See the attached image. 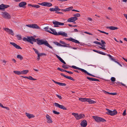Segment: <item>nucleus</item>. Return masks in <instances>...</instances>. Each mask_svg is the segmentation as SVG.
Returning <instances> with one entry per match:
<instances>
[{
	"label": "nucleus",
	"instance_id": "nucleus-1",
	"mask_svg": "<svg viewBox=\"0 0 127 127\" xmlns=\"http://www.w3.org/2000/svg\"><path fill=\"white\" fill-rule=\"evenodd\" d=\"M36 41L37 42V43L38 45H41L44 44L50 48L52 49L53 48L50 45L47 41L45 40L40 39L39 38L37 39H36Z\"/></svg>",
	"mask_w": 127,
	"mask_h": 127
},
{
	"label": "nucleus",
	"instance_id": "nucleus-2",
	"mask_svg": "<svg viewBox=\"0 0 127 127\" xmlns=\"http://www.w3.org/2000/svg\"><path fill=\"white\" fill-rule=\"evenodd\" d=\"M106 110L107 111L106 112V113L108 115H110L111 116L114 115H116L117 113V111L115 110H114L113 111L110 110L107 108H106Z\"/></svg>",
	"mask_w": 127,
	"mask_h": 127
},
{
	"label": "nucleus",
	"instance_id": "nucleus-3",
	"mask_svg": "<svg viewBox=\"0 0 127 127\" xmlns=\"http://www.w3.org/2000/svg\"><path fill=\"white\" fill-rule=\"evenodd\" d=\"M93 118L97 122H104L106 121L104 119L97 116H93Z\"/></svg>",
	"mask_w": 127,
	"mask_h": 127
},
{
	"label": "nucleus",
	"instance_id": "nucleus-4",
	"mask_svg": "<svg viewBox=\"0 0 127 127\" xmlns=\"http://www.w3.org/2000/svg\"><path fill=\"white\" fill-rule=\"evenodd\" d=\"M1 15L2 17L4 18L9 19L11 18L10 15L6 12L4 11L2 12Z\"/></svg>",
	"mask_w": 127,
	"mask_h": 127
},
{
	"label": "nucleus",
	"instance_id": "nucleus-5",
	"mask_svg": "<svg viewBox=\"0 0 127 127\" xmlns=\"http://www.w3.org/2000/svg\"><path fill=\"white\" fill-rule=\"evenodd\" d=\"M38 4L43 6L48 7H50L52 6V4L51 3L47 2H45L41 3H38Z\"/></svg>",
	"mask_w": 127,
	"mask_h": 127
},
{
	"label": "nucleus",
	"instance_id": "nucleus-6",
	"mask_svg": "<svg viewBox=\"0 0 127 127\" xmlns=\"http://www.w3.org/2000/svg\"><path fill=\"white\" fill-rule=\"evenodd\" d=\"M46 122L48 123H53V121L51 117L48 114L46 115Z\"/></svg>",
	"mask_w": 127,
	"mask_h": 127
},
{
	"label": "nucleus",
	"instance_id": "nucleus-7",
	"mask_svg": "<svg viewBox=\"0 0 127 127\" xmlns=\"http://www.w3.org/2000/svg\"><path fill=\"white\" fill-rule=\"evenodd\" d=\"M53 24L55 25L54 27H58L59 25H63L64 23H61L56 21H55L53 22Z\"/></svg>",
	"mask_w": 127,
	"mask_h": 127
},
{
	"label": "nucleus",
	"instance_id": "nucleus-8",
	"mask_svg": "<svg viewBox=\"0 0 127 127\" xmlns=\"http://www.w3.org/2000/svg\"><path fill=\"white\" fill-rule=\"evenodd\" d=\"M54 105L56 107H58L64 110H65L67 109L64 106L60 105L58 103H54Z\"/></svg>",
	"mask_w": 127,
	"mask_h": 127
},
{
	"label": "nucleus",
	"instance_id": "nucleus-9",
	"mask_svg": "<svg viewBox=\"0 0 127 127\" xmlns=\"http://www.w3.org/2000/svg\"><path fill=\"white\" fill-rule=\"evenodd\" d=\"M28 42H29L32 44H33V42H36V39L32 37H28Z\"/></svg>",
	"mask_w": 127,
	"mask_h": 127
},
{
	"label": "nucleus",
	"instance_id": "nucleus-10",
	"mask_svg": "<svg viewBox=\"0 0 127 127\" xmlns=\"http://www.w3.org/2000/svg\"><path fill=\"white\" fill-rule=\"evenodd\" d=\"M9 6V5L1 4L0 5V10H4L5 9L7 8Z\"/></svg>",
	"mask_w": 127,
	"mask_h": 127
},
{
	"label": "nucleus",
	"instance_id": "nucleus-11",
	"mask_svg": "<svg viewBox=\"0 0 127 127\" xmlns=\"http://www.w3.org/2000/svg\"><path fill=\"white\" fill-rule=\"evenodd\" d=\"M55 8H51L49 9V10L50 11H60L61 10L60 9L58 6H55L54 7Z\"/></svg>",
	"mask_w": 127,
	"mask_h": 127
},
{
	"label": "nucleus",
	"instance_id": "nucleus-12",
	"mask_svg": "<svg viewBox=\"0 0 127 127\" xmlns=\"http://www.w3.org/2000/svg\"><path fill=\"white\" fill-rule=\"evenodd\" d=\"M101 43L100 45L102 47H100V48L104 50H105L106 49L105 48V44H106V43L105 41L103 40H101Z\"/></svg>",
	"mask_w": 127,
	"mask_h": 127
},
{
	"label": "nucleus",
	"instance_id": "nucleus-13",
	"mask_svg": "<svg viewBox=\"0 0 127 127\" xmlns=\"http://www.w3.org/2000/svg\"><path fill=\"white\" fill-rule=\"evenodd\" d=\"M77 18L76 17H71L69 18L67 20V21L69 22H73L77 20Z\"/></svg>",
	"mask_w": 127,
	"mask_h": 127
},
{
	"label": "nucleus",
	"instance_id": "nucleus-14",
	"mask_svg": "<svg viewBox=\"0 0 127 127\" xmlns=\"http://www.w3.org/2000/svg\"><path fill=\"white\" fill-rule=\"evenodd\" d=\"M4 30L7 32L9 34H11L12 35L14 34V33L13 31L11 29H10L8 28H5L4 29Z\"/></svg>",
	"mask_w": 127,
	"mask_h": 127
},
{
	"label": "nucleus",
	"instance_id": "nucleus-15",
	"mask_svg": "<svg viewBox=\"0 0 127 127\" xmlns=\"http://www.w3.org/2000/svg\"><path fill=\"white\" fill-rule=\"evenodd\" d=\"M57 35H61L63 36L64 37L67 36V34L65 33L64 32L60 31L57 33Z\"/></svg>",
	"mask_w": 127,
	"mask_h": 127
},
{
	"label": "nucleus",
	"instance_id": "nucleus-16",
	"mask_svg": "<svg viewBox=\"0 0 127 127\" xmlns=\"http://www.w3.org/2000/svg\"><path fill=\"white\" fill-rule=\"evenodd\" d=\"M10 43L16 49H22L20 46L17 45L16 44L14 43L10 42Z\"/></svg>",
	"mask_w": 127,
	"mask_h": 127
},
{
	"label": "nucleus",
	"instance_id": "nucleus-17",
	"mask_svg": "<svg viewBox=\"0 0 127 127\" xmlns=\"http://www.w3.org/2000/svg\"><path fill=\"white\" fill-rule=\"evenodd\" d=\"M81 126L83 127H85L87 125V122L86 120H83L82 121L80 124Z\"/></svg>",
	"mask_w": 127,
	"mask_h": 127
},
{
	"label": "nucleus",
	"instance_id": "nucleus-18",
	"mask_svg": "<svg viewBox=\"0 0 127 127\" xmlns=\"http://www.w3.org/2000/svg\"><path fill=\"white\" fill-rule=\"evenodd\" d=\"M66 39L68 40L71 41L72 42H75V43H79V42L78 41L74 39L71 37H70V38H67Z\"/></svg>",
	"mask_w": 127,
	"mask_h": 127
},
{
	"label": "nucleus",
	"instance_id": "nucleus-19",
	"mask_svg": "<svg viewBox=\"0 0 127 127\" xmlns=\"http://www.w3.org/2000/svg\"><path fill=\"white\" fill-rule=\"evenodd\" d=\"M73 8V6H71L67 8H66L64 9H61V10L63 12L68 11L72 10Z\"/></svg>",
	"mask_w": 127,
	"mask_h": 127
},
{
	"label": "nucleus",
	"instance_id": "nucleus-20",
	"mask_svg": "<svg viewBox=\"0 0 127 127\" xmlns=\"http://www.w3.org/2000/svg\"><path fill=\"white\" fill-rule=\"evenodd\" d=\"M26 115L29 119L34 118L35 117L33 115L27 113H26Z\"/></svg>",
	"mask_w": 127,
	"mask_h": 127
},
{
	"label": "nucleus",
	"instance_id": "nucleus-21",
	"mask_svg": "<svg viewBox=\"0 0 127 127\" xmlns=\"http://www.w3.org/2000/svg\"><path fill=\"white\" fill-rule=\"evenodd\" d=\"M87 78L90 81H99V80L98 79L95 78H91L89 77H87Z\"/></svg>",
	"mask_w": 127,
	"mask_h": 127
},
{
	"label": "nucleus",
	"instance_id": "nucleus-22",
	"mask_svg": "<svg viewBox=\"0 0 127 127\" xmlns=\"http://www.w3.org/2000/svg\"><path fill=\"white\" fill-rule=\"evenodd\" d=\"M52 81L55 83L58 84L60 86H65L66 85V84L65 83L58 82L56 81H55L53 80H52Z\"/></svg>",
	"mask_w": 127,
	"mask_h": 127
},
{
	"label": "nucleus",
	"instance_id": "nucleus-23",
	"mask_svg": "<svg viewBox=\"0 0 127 127\" xmlns=\"http://www.w3.org/2000/svg\"><path fill=\"white\" fill-rule=\"evenodd\" d=\"M26 4V3L25 1H22L19 4V6L20 7H23Z\"/></svg>",
	"mask_w": 127,
	"mask_h": 127
},
{
	"label": "nucleus",
	"instance_id": "nucleus-24",
	"mask_svg": "<svg viewBox=\"0 0 127 127\" xmlns=\"http://www.w3.org/2000/svg\"><path fill=\"white\" fill-rule=\"evenodd\" d=\"M50 29L51 31V32L50 31V32H49V33L55 35H57V32L54 29Z\"/></svg>",
	"mask_w": 127,
	"mask_h": 127
},
{
	"label": "nucleus",
	"instance_id": "nucleus-25",
	"mask_svg": "<svg viewBox=\"0 0 127 127\" xmlns=\"http://www.w3.org/2000/svg\"><path fill=\"white\" fill-rule=\"evenodd\" d=\"M106 28L108 29H109L111 30H117L118 29V28L115 27L113 26L110 27H107Z\"/></svg>",
	"mask_w": 127,
	"mask_h": 127
},
{
	"label": "nucleus",
	"instance_id": "nucleus-26",
	"mask_svg": "<svg viewBox=\"0 0 127 127\" xmlns=\"http://www.w3.org/2000/svg\"><path fill=\"white\" fill-rule=\"evenodd\" d=\"M72 114L75 117L76 119L79 120V116L78 114L73 113Z\"/></svg>",
	"mask_w": 127,
	"mask_h": 127
},
{
	"label": "nucleus",
	"instance_id": "nucleus-27",
	"mask_svg": "<svg viewBox=\"0 0 127 127\" xmlns=\"http://www.w3.org/2000/svg\"><path fill=\"white\" fill-rule=\"evenodd\" d=\"M56 56L57 58L61 61L62 63H63L64 64H66V63L59 56L57 55H56Z\"/></svg>",
	"mask_w": 127,
	"mask_h": 127
},
{
	"label": "nucleus",
	"instance_id": "nucleus-28",
	"mask_svg": "<svg viewBox=\"0 0 127 127\" xmlns=\"http://www.w3.org/2000/svg\"><path fill=\"white\" fill-rule=\"evenodd\" d=\"M32 28L35 29H40L39 27L36 24H32Z\"/></svg>",
	"mask_w": 127,
	"mask_h": 127
},
{
	"label": "nucleus",
	"instance_id": "nucleus-29",
	"mask_svg": "<svg viewBox=\"0 0 127 127\" xmlns=\"http://www.w3.org/2000/svg\"><path fill=\"white\" fill-rule=\"evenodd\" d=\"M29 71L28 70H25L21 71V74H25L28 72Z\"/></svg>",
	"mask_w": 127,
	"mask_h": 127
},
{
	"label": "nucleus",
	"instance_id": "nucleus-30",
	"mask_svg": "<svg viewBox=\"0 0 127 127\" xmlns=\"http://www.w3.org/2000/svg\"><path fill=\"white\" fill-rule=\"evenodd\" d=\"M62 67L64 69H67L69 67H71V66L68 65H65L63 64L62 66Z\"/></svg>",
	"mask_w": 127,
	"mask_h": 127
},
{
	"label": "nucleus",
	"instance_id": "nucleus-31",
	"mask_svg": "<svg viewBox=\"0 0 127 127\" xmlns=\"http://www.w3.org/2000/svg\"><path fill=\"white\" fill-rule=\"evenodd\" d=\"M107 55L109 57L110 59L112 60L113 61H114L116 63H117V61H116L115 59H114L112 57L111 55L109 54H107Z\"/></svg>",
	"mask_w": 127,
	"mask_h": 127
},
{
	"label": "nucleus",
	"instance_id": "nucleus-32",
	"mask_svg": "<svg viewBox=\"0 0 127 127\" xmlns=\"http://www.w3.org/2000/svg\"><path fill=\"white\" fill-rule=\"evenodd\" d=\"M13 72L15 74H17L18 75L21 74V71H14Z\"/></svg>",
	"mask_w": 127,
	"mask_h": 127
},
{
	"label": "nucleus",
	"instance_id": "nucleus-33",
	"mask_svg": "<svg viewBox=\"0 0 127 127\" xmlns=\"http://www.w3.org/2000/svg\"><path fill=\"white\" fill-rule=\"evenodd\" d=\"M17 58L20 59V60H22L23 58V57L21 55H18L17 56Z\"/></svg>",
	"mask_w": 127,
	"mask_h": 127
},
{
	"label": "nucleus",
	"instance_id": "nucleus-34",
	"mask_svg": "<svg viewBox=\"0 0 127 127\" xmlns=\"http://www.w3.org/2000/svg\"><path fill=\"white\" fill-rule=\"evenodd\" d=\"M44 29L45 30V31H47L49 32H50V31L49 30V28L48 27H45L44 28Z\"/></svg>",
	"mask_w": 127,
	"mask_h": 127
},
{
	"label": "nucleus",
	"instance_id": "nucleus-35",
	"mask_svg": "<svg viewBox=\"0 0 127 127\" xmlns=\"http://www.w3.org/2000/svg\"><path fill=\"white\" fill-rule=\"evenodd\" d=\"M80 70H81L82 72H84L85 73L87 74H88V72L85 70L80 68Z\"/></svg>",
	"mask_w": 127,
	"mask_h": 127
},
{
	"label": "nucleus",
	"instance_id": "nucleus-36",
	"mask_svg": "<svg viewBox=\"0 0 127 127\" xmlns=\"http://www.w3.org/2000/svg\"><path fill=\"white\" fill-rule=\"evenodd\" d=\"M53 43L55 44L57 46H63V45H62L60 43L57 42H54Z\"/></svg>",
	"mask_w": 127,
	"mask_h": 127
},
{
	"label": "nucleus",
	"instance_id": "nucleus-37",
	"mask_svg": "<svg viewBox=\"0 0 127 127\" xmlns=\"http://www.w3.org/2000/svg\"><path fill=\"white\" fill-rule=\"evenodd\" d=\"M16 37H17L18 40H21L22 38L21 36L20 35H16Z\"/></svg>",
	"mask_w": 127,
	"mask_h": 127
},
{
	"label": "nucleus",
	"instance_id": "nucleus-38",
	"mask_svg": "<svg viewBox=\"0 0 127 127\" xmlns=\"http://www.w3.org/2000/svg\"><path fill=\"white\" fill-rule=\"evenodd\" d=\"M86 98H80V101H86Z\"/></svg>",
	"mask_w": 127,
	"mask_h": 127
},
{
	"label": "nucleus",
	"instance_id": "nucleus-39",
	"mask_svg": "<svg viewBox=\"0 0 127 127\" xmlns=\"http://www.w3.org/2000/svg\"><path fill=\"white\" fill-rule=\"evenodd\" d=\"M57 69L58 70H60L62 72H66V70L61 69V68H60V67H58L57 68Z\"/></svg>",
	"mask_w": 127,
	"mask_h": 127
},
{
	"label": "nucleus",
	"instance_id": "nucleus-40",
	"mask_svg": "<svg viewBox=\"0 0 127 127\" xmlns=\"http://www.w3.org/2000/svg\"><path fill=\"white\" fill-rule=\"evenodd\" d=\"M28 79L31 80H36V79L33 78L31 76L28 77Z\"/></svg>",
	"mask_w": 127,
	"mask_h": 127
},
{
	"label": "nucleus",
	"instance_id": "nucleus-41",
	"mask_svg": "<svg viewBox=\"0 0 127 127\" xmlns=\"http://www.w3.org/2000/svg\"><path fill=\"white\" fill-rule=\"evenodd\" d=\"M96 53H98L99 54H101V55H106V54L105 53H104L102 52L99 51H97Z\"/></svg>",
	"mask_w": 127,
	"mask_h": 127
},
{
	"label": "nucleus",
	"instance_id": "nucleus-42",
	"mask_svg": "<svg viewBox=\"0 0 127 127\" xmlns=\"http://www.w3.org/2000/svg\"><path fill=\"white\" fill-rule=\"evenodd\" d=\"M96 53H98L99 54H101V55H106V54L105 53H104L102 52L99 51H97Z\"/></svg>",
	"mask_w": 127,
	"mask_h": 127
},
{
	"label": "nucleus",
	"instance_id": "nucleus-43",
	"mask_svg": "<svg viewBox=\"0 0 127 127\" xmlns=\"http://www.w3.org/2000/svg\"><path fill=\"white\" fill-rule=\"evenodd\" d=\"M85 117V115L83 114H80V119L84 118Z\"/></svg>",
	"mask_w": 127,
	"mask_h": 127
},
{
	"label": "nucleus",
	"instance_id": "nucleus-44",
	"mask_svg": "<svg viewBox=\"0 0 127 127\" xmlns=\"http://www.w3.org/2000/svg\"><path fill=\"white\" fill-rule=\"evenodd\" d=\"M33 49L34 50L36 53L37 55L39 54V53L37 50L33 48Z\"/></svg>",
	"mask_w": 127,
	"mask_h": 127
},
{
	"label": "nucleus",
	"instance_id": "nucleus-45",
	"mask_svg": "<svg viewBox=\"0 0 127 127\" xmlns=\"http://www.w3.org/2000/svg\"><path fill=\"white\" fill-rule=\"evenodd\" d=\"M70 67H71L72 68H74L75 69L79 70V68L77 67L74 65H72Z\"/></svg>",
	"mask_w": 127,
	"mask_h": 127
},
{
	"label": "nucleus",
	"instance_id": "nucleus-46",
	"mask_svg": "<svg viewBox=\"0 0 127 127\" xmlns=\"http://www.w3.org/2000/svg\"><path fill=\"white\" fill-rule=\"evenodd\" d=\"M66 78L67 79H70L72 80H74V79L73 78H72V77H71L70 76H67Z\"/></svg>",
	"mask_w": 127,
	"mask_h": 127
},
{
	"label": "nucleus",
	"instance_id": "nucleus-47",
	"mask_svg": "<svg viewBox=\"0 0 127 127\" xmlns=\"http://www.w3.org/2000/svg\"><path fill=\"white\" fill-rule=\"evenodd\" d=\"M32 7H35L36 8H38L40 7V6L38 5H32Z\"/></svg>",
	"mask_w": 127,
	"mask_h": 127
},
{
	"label": "nucleus",
	"instance_id": "nucleus-48",
	"mask_svg": "<svg viewBox=\"0 0 127 127\" xmlns=\"http://www.w3.org/2000/svg\"><path fill=\"white\" fill-rule=\"evenodd\" d=\"M93 43H95L96 44H98L100 45H101V43L100 42H98L97 41H95L93 42Z\"/></svg>",
	"mask_w": 127,
	"mask_h": 127
},
{
	"label": "nucleus",
	"instance_id": "nucleus-49",
	"mask_svg": "<svg viewBox=\"0 0 127 127\" xmlns=\"http://www.w3.org/2000/svg\"><path fill=\"white\" fill-rule=\"evenodd\" d=\"M53 112L55 114L58 115L60 114V113L59 112H57L56 111L53 110Z\"/></svg>",
	"mask_w": 127,
	"mask_h": 127
},
{
	"label": "nucleus",
	"instance_id": "nucleus-50",
	"mask_svg": "<svg viewBox=\"0 0 127 127\" xmlns=\"http://www.w3.org/2000/svg\"><path fill=\"white\" fill-rule=\"evenodd\" d=\"M26 26L29 27L30 28H32V24L26 25Z\"/></svg>",
	"mask_w": 127,
	"mask_h": 127
},
{
	"label": "nucleus",
	"instance_id": "nucleus-51",
	"mask_svg": "<svg viewBox=\"0 0 127 127\" xmlns=\"http://www.w3.org/2000/svg\"><path fill=\"white\" fill-rule=\"evenodd\" d=\"M96 103V102L95 101H94L92 100L91 99V100H90V102L89 103L90 104H92V103Z\"/></svg>",
	"mask_w": 127,
	"mask_h": 127
},
{
	"label": "nucleus",
	"instance_id": "nucleus-52",
	"mask_svg": "<svg viewBox=\"0 0 127 127\" xmlns=\"http://www.w3.org/2000/svg\"><path fill=\"white\" fill-rule=\"evenodd\" d=\"M23 40L24 41H28V37L27 38L25 37H24L23 38Z\"/></svg>",
	"mask_w": 127,
	"mask_h": 127
},
{
	"label": "nucleus",
	"instance_id": "nucleus-53",
	"mask_svg": "<svg viewBox=\"0 0 127 127\" xmlns=\"http://www.w3.org/2000/svg\"><path fill=\"white\" fill-rule=\"evenodd\" d=\"M116 79L114 77H112L111 78V80L112 82H114L115 81Z\"/></svg>",
	"mask_w": 127,
	"mask_h": 127
},
{
	"label": "nucleus",
	"instance_id": "nucleus-54",
	"mask_svg": "<svg viewBox=\"0 0 127 127\" xmlns=\"http://www.w3.org/2000/svg\"><path fill=\"white\" fill-rule=\"evenodd\" d=\"M110 95H117V93H110Z\"/></svg>",
	"mask_w": 127,
	"mask_h": 127
},
{
	"label": "nucleus",
	"instance_id": "nucleus-55",
	"mask_svg": "<svg viewBox=\"0 0 127 127\" xmlns=\"http://www.w3.org/2000/svg\"><path fill=\"white\" fill-rule=\"evenodd\" d=\"M90 100H91V99H90L86 98V101H87L89 103L90 102Z\"/></svg>",
	"mask_w": 127,
	"mask_h": 127
},
{
	"label": "nucleus",
	"instance_id": "nucleus-56",
	"mask_svg": "<svg viewBox=\"0 0 127 127\" xmlns=\"http://www.w3.org/2000/svg\"><path fill=\"white\" fill-rule=\"evenodd\" d=\"M59 42L62 44H65V43L64 42L62 41H60Z\"/></svg>",
	"mask_w": 127,
	"mask_h": 127
},
{
	"label": "nucleus",
	"instance_id": "nucleus-57",
	"mask_svg": "<svg viewBox=\"0 0 127 127\" xmlns=\"http://www.w3.org/2000/svg\"><path fill=\"white\" fill-rule=\"evenodd\" d=\"M66 72H67V73H69V74H73V72H72L70 71H68L66 70Z\"/></svg>",
	"mask_w": 127,
	"mask_h": 127
},
{
	"label": "nucleus",
	"instance_id": "nucleus-58",
	"mask_svg": "<svg viewBox=\"0 0 127 127\" xmlns=\"http://www.w3.org/2000/svg\"><path fill=\"white\" fill-rule=\"evenodd\" d=\"M126 110H125L123 112V116H125V115H126Z\"/></svg>",
	"mask_w": 127,
	"mask_h": 127
},
{
	"label": "nucleus",
	"instance_id": "nucleus-59",
	"mask_svg": "<svg viewBox=\"0 0 127 127\" xmlns=\"http://www.w3.org/2000/svg\"><path fill=\"white\" fill-rule=\"evenodd\" d=\"M2 61L4 63V64H3V65H5V64L7 62L5 60H3Z\"/></svg>",
	"mask_w": 127,
	"mask_h": 127
},
{
	"label": "nucleus",
	"instance_id": "nucleus-60",
	"mask_svg": "<svg viewBox=\"0 0 127 127\" xmlns=\"http://www.w3.org/2000/svg\"><path fill=\"white\" fill-rule=\"evenodd\" d=\"M60 74L62 75V76H64V77H65V78H66L67 77V76H66V75H65L63 73H61Z\"/></svg>",
	"mask_w": 127,
	"mask_h": 127
},
{
	"label": "nucleus",
	"instance_id": "nucleus-61",
	"mask_svg": "<svg viewBox=\"0 0 127 127\" xmlns=\"http://www.w3.org/2000/svg\"><path fill=\"white\" fill-rule=\"evenodd\" d=\"M39 55L40 57L42 56L43 55H45V54L43 53H41L40 54L39 53Z\"/></svg>",
	"mask_w": 127,
	"mask_h": 127
},
{
	"label": "nucleus",
	"instance_id": "nucleus-62",
	"mask_svg": "<svg viewBox=\"0 0 127 127\" xmlns=\"http://www.w3.org/2000/svg\"><path fill=\"white\" fill-rule=\"evenodd\" d=\"M57 97H58L59 98L61 99L62 98V97L61 96L58 95H57Z\"/></svg>",
	"mask_w": 127,
	"mask_h": 127
},
{
	"label": "nucleus",
	"instance_id": "nucleus-63",
	"mask_svg": "<svg viewBox=\"0 0 127 127\" xmlns=\"http://www.w3.org/2000/svg\"><path fill=\"white\" fill-rule=\"evenodd\" d=\"M2 107L3 108H5V109H6L7 110H9V108L8 107H6L3 106V107Z\"/></svg>",
	"mask_w": 127,
	"mask_h": 127
},
{
	"label": "nucleus",
	"instance_id": "nucleus-64",
	"mask_svg": "<svg viewBox=\"0 0 127 127\" xmlns=\"http://www.w3.org/2000/svg\"><path fill=\"white\" fill-rule=\"evenodd\" d=\"M88 18V20L90 21H92V18H90L89 17H88V18Z\"/></svg>",
	"mask_w": 127,
	"mask_h": 127
}]
</instances>
